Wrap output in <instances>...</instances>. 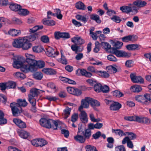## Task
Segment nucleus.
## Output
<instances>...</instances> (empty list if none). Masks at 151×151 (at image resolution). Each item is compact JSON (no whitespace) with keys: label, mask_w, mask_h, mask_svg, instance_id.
Wrapping results in <instances>:
<instances>
[{"label":"nucleus","mask_w":151,"mask_h":151,"mask_svg":"<svg viewBox=\"0 0 151 151\" xmlns=\"http://www.w3.org/2000/svg\"><path fill=\"white\" fill-rule=\"evenodd\" d=\"M27 57L26 61L27 63H23V58L22 57L19 56L14 57L13 59L14 62L13 63V67L15 68H20L21 70L25 73H27L30 72V71H33L35 69L33 65L30 64L35 63V61L30 60V58H32L33 56L31 54H26Z\"/></svg>","instance_id":"obj_1"},{"label":"nucleus","mask_w":151,"mask_h":151,"mask_svg":"<svg viewBox=\"0 0 151 151\" xmlns=\"http://www.w3.org/2000/svg\"><path fill=\"white\" fill-rule=\"evenodd\" d=\"M40 124L47 128H52L57 129L61 128V122L58 120L54 121L52 119L42 118L40 120Z\"/></svg>","instance_id":"obj_2"},{"label":"nucleus","mask_w":151,"mask_h":151,"mask_svg":"<svg viewBox=\"0 0 151 151\" xmlns=\"http://www.w3.org/2000/svg\"><path fill=\"white\" fill-rule=\"evenodd\" d=\"M13 115L14 116L19 115L22 112V109L20 106H18L16 103H12L10 104Z\"/></svg>","instance_id":"obj_3"},{"label":"nucleus","mask_w":151,"mask_h":151,"mask_svg":"<svg viewBox=\"0 0 151 151\" xmlns=\"http://www.w3.org/2000/svg\"><path fill=\"white\" fill-rule=\"evenodd\" d=\"M91 98L86 97L84 99H82L81 101V105L79 107L78 109L80 110L83 109V108H87L89 106V105L90 104Z\"/></svg>","instance_id":"obj_4"},{"label":"nucleus","mask_w":151,"mask_h":151,"mask_svg":"<svg viewBox=\"0 0 151 151\" xmlns=\"http://www.w3.org/2000/svg\"><path fill=\"white\" fill-rule=\"evenodd\" d=\"M130 78L133 83H144L143 78L140 76H137L135 73H132L130 74Z\"/></svg>","instance_id":"obj_5"},{"label":"nucleus","mask_w":151,"mask_h":151,"mask_svg":"<svg viewBox=\"0 0 151 151\" xmlns=\"http://www.w3.org/2000/svg\"><path fill=\"white\" fill-rule=\"evenodd\" d=\"M44 91L36 88H32L30 91L28 95V98H29L30 99L35 98V97L37 96L40 94V92Z\"/></svg>","instance_id":"obj_6"},{"label":"nucleus","mask_w":151,"mask_h":151,"mask_svg":"<svg viewBox=\"0 0 151 151\" xmlns=\"http://www.w3.org/2000/svg\"><path fill=\"white\" fill-rule=\"evenodd\" d=\"M24 37H19L14 40L12 42V45L14 47L17 48H21L23 43Z\"/></svg>","instance_id":"obj_7"},{"label":"nucleus","mask_w":151,"mask_h":151,"mask_svg":"<svg viewBox=\"0 0 151 151\" xmlns=\"http://www.w3.org/2000/svg\"><path fill=\"white\" fill-rule=\"evenodd\" d=\"M32 58H30V60H33V61H35V63L33 64H30V65H33L35 68V69L33 71H30V72H34L36 71L37 70L36 65H37L39 68H42L45 66V63L43 61L38 60V61H37L36 60L32 59Z\"/></svg>","instance_id":"obj_8"},{"label":"nucleus","mask_w":151,"mask_h":151,"mask_svg":"<svg viewBox=\"0 0 151 151\" xmlns=\"http://www.w3.org/2000/svg\"><path fill=\"white\" fill-rule=\"evenodd\" d=\"M46 53L48 56L55 57L58 55L59 52L56 51L55 49L49 47L46 48Z\"/></svg>","instance_id":"obj_9"},{"label":"nucleus","mask_w":151,"mask_h":151,"mask_svg":"<svg viewBox=\"0 0 151 151\" xmlns=\"http://www.w3.org/2000/svg\"><path fill=\"white\" fill-rule=\"evenodd\" d=\"M79 111L80 112L79 114V118L81 120L83 123H87L88 121L87 114L85 111L83 110V109L80 110L78 109Z\"/></svg>","instance_id":"obj_10"},{"label":"nucleus","mask_w":151,"mask_h":151,"mask_svg":"<svg viewBox=\"0 0 151 151\" xmlns=\"http://www.w3.org/2000/svg\"><path fill=\"white\" fill-rule=\"evenodd\" d=\"M77 135L74 137L75 139L77 141L80 143H83L85 142L86 139L83 136L81 135V134H83V132L81 131L79 129Z\"/></svg>","instance_id":"obj_11"},{"label":"nucleus","mask_w":151,"mask_h":151,"mask_svg":"<svg viewBox=\"0 0 151 151\" xmlns=\"http://www.w3.org/2000/svg\"><path fill=\"white\" fill-rule=\"evenodd\" d=\"M112 50L113 53L118 57H125L128 56V53L124 51L117 50L113 48Z\"/></svg>","instance_id":"obj_12"},{"label":"nucleus","mask_w":151,"mask_h":151,"mask_svg":"<svg viewBox=\"0 0 151 151\" xmlns=\"http://www.w3.org/2000/svg\"><path fill=\"white\" fill-rule=\"evenodd\" d=\"M14 123L19 127L21 128H24L26 127V123L18 119H14L13 120Z\"/></svg>","instance_id":"obj_13"},{"label":"nucleus","mask_w":151,"mask_h":151,"mask_svg":"<svg viewBox=\"0 0 151 151\" xmlns=\"http://www.w3.org/2000/svg\"><path fill=\"white\" fill-rule=\"evenodd\" d=\"M137 37L135 36L129 35L123 37L122 38V40L123 42H128L129 41L134 42L136 41Z\"/></svg>","instance_id":"obj_14"},{"label":"nucleus","mask_w":151,"mask_h":151,"mask_svg":"<svg viewBox=\"0 0 151 151\" xmlns=\"http://www.w3.org/2000/svg\"><path fill=\"white\" fill-rule=\"evenodd\" d=\"M122 107V105L118 102H112L110 104V109L111 110H119Z\"/></svg>","instance_id":"obj_15"},{"label":"nucleus","mask_w":151,"mask_h":151,"mask_svg":"<svg viewBox=\"0 0 151 151\" xmlns=\"http://www.w3.org/2000/svg\"><path fill=\"white\" fill-rule=\"evenodd\" d=\"M127 143V146L129 148L132 149L134 147V145L132 142L130 140L129 137H126L122 140V144H124Z\"/></svg>","instance_id":"obj_16"},{"label":"nucleus","mask_w":151,"mask_h":151,"mask_svg":"<svg viewBox=\"0 0 151 151\" xmlns=\"http://www.w3.org/2000/svg\"><path fill=\"white\" fill-rule=\"evenodd\" d=\"M32 46V44L29 42L27 38L24 37L22 46L21 48H22L23 50H27L30 48Z\"/></svg>","instance_id":"obj_17"},{"label":"nucleus","mask_w":151,"mask_h":151,"mask_svg":"<svg viewBox=\"0 0 151 151\" xmlns=\"http://www.w3.org/2000/svg\"><path fill=\"white\" fill-rule=\"evenodd\" d=\"M141 46L137 44H131L127 45L126 48L129 50H138Z\"/></svg>","instance_id":"obj_18"},{"label":"nucleus","mask_w":151,"mask_h":151,"mask_svg":"<svg viewBox=\"0 0 151 151\" xmlns=\"http://www.w3.org/2000/svg\"><path fill=\"white\" fill-rule=\"evenodd\" d=\"M71 41L76 45H81L84 42V40L80 37H75L71 39Z\"/></svg>","instance_id":"obj_19"},{"label":"nucleus","mask_w":151,"mask_h":151,"mask_svg":"<svg viewBox=\"0 0 151 151\" xmlns=\"http://www.w3.org/2000/svg\"><path fill=\"white\" fill-rule=\"evenodd\" d=\"M42 72L47 75H52L56 74V71L50 68H43L42 70Z\"/></svg>","instance_id":"obj_20"},{"label":"nucleus","mask_w":151,"mask_h":151,"mask_svg":"<svg viewBox=\"0 0 151 151\" xmlns=\"http://www.w3.org/2000/svg\"><path fill=\"white\" fill-rule=\"evenodd\" d=\"M78 72H79L83 76H85L86 77H91L92 75V73L87 71L84 69H78L77 71Z\"/></svg>","instance_id":"obj_21"},{"label":"nucleus","mask_w":151,"mask_h":151,"mask_svg":"<svg viewBox=\"0 0 151 151\" xmlns=\"http://www.w3.org/2000/svg\"><path fill=\"white\" fill-rule=\"evenodd\" d=\"M134 5L138 8L142 7L147 4V2L143 1L137 0L133 3Z\"/></svg>","instance_id":"obj_22"},{"label":"nucleus","mask_w":151,"mask_h":151,"mask_svg":"<svg viewBox=\"0 0 151 151\" xmlns=\"http://www.w3.org/2000/svg\"><path fill=\"white\" fill-rule=\"evenodd\" d=\"M20 137L23 139H26L29 136V134L27 131L22 130L18 132Z\"/></svg>","instance_id":"obj_23"},{"label":"nucleus","mask_w":151,"mask_h":151,"mask_svg":"<svg viewBox=\"0 0 151 151\" xmlns=\"http://www.w3.org/2000/svg\"><path fill=\"white\" fill-rule=\"evenodd\" d=\"M71 110V108H69L68 107H66V108L64 110L63 113V117L65 119H66L70 115V112Z\"/></svg>","instance_id":"obj_24"},{"label":"nucleus","mask_w":151,"mask_h":151,"mask_svg":"<svg viewBox=\"0 0 151 151\" xmlns=\"http://www.w3.org/2000/svg\"><path fill=\"white\" fill-rule=\"evenodd\" d=\"M16 103L19 106L21 107H25L27 105V103L26 101V100L25 99H19L17 100V103Z\"/></svg>","instance_id":"obj_25"},{"label":"nucleus","mask_w":151,"mask_h":151,"mask_svg":"<svg viewBox=\"0 0 151 151\" xmlns=\"http://www.w3.org/2000/svg\"><path fill=\"white\" fill-rule=\"evenodd\" d=\"M21 31L19 30H16L15 29H10L9 32V34L12 36H17L21 34Z\"/></svg>","instance_id":"obj_26"},{"label":"nucleus","mask_w":151,"mask_h":151,"mask_svg":"<svg viewBox=\"0 0 151 151\" xmlns=\"http://www.w3.org/2000/svg\"><path fill=\"white\" fill-rule=\"evenodd\" d=\"M122 12L128 13L131 12V7L129 4L128 6H121L120 8Z\"/></svg>","instance_id":"obj_27"},{"label":"nucleus","mask_w":151,"mask_h":151,"mask_svg":"<svg viewBox=\"0 0 151 151\" xmlns=\"http://www.w3.org/2000/svg\"><path fill=\"white\" fill-rule=\"evenodd\" d=\"M136 100L137 101L143 104H147V101L145 100V97L142 96H138L135 97Z\"/></svg>","instance_id":"obj_28"},{"label":"nucleus","mask_w":151,"mask_h":151,"mask_svg":"<svg viewBox=\"0 0 151 151\" xmlns=\"http://www.w3.org/2000/svg\"><path fill=\"white\" fill-rule=\"evenodd\" d=\"M60 79L62 81H63L64 82H68V83L73 84H76V82L70 79L69 78L63 77H60Z\"/></svg>","instance_id":"obj_29"},{"label":"nucleus","mask_w":151,"mask_h":151,"mask_svg":"<svg viewBox=\"0 0 151 151\" xmlns=\"http://www.w3.org/2000/svg\"><path fill=\"white\" fill-rule=\"evenodd\" d=\"M97 74L101 77L105 78H109V74L107 72L104 71H99Z\"/></svg>","instance_id":"obj_30"},{"label":"nucleus","mask_w":151,"mask_h":151,"mask_svg":"<svg viewBox=\"0 0 151 151\" xmlns=\"http://www.w3.org/2000/svg\"><path fill=\"white\" fill-rule=\"evenodd\" d=\"M33 76L35 79L40 80L43 78V75L40 72H37L33 75Z\"/></svg>","instance_id":"obj_31"},{"label":"nucleus","mask_w":151,"mask_h":151,"mask_svg":"<svg viewBox=\"0 0 151 151\" xmlns=\"http://www.w3.org/2000/svg\"><path fill=\"white\" fill-rule=\"evenodd\" d=\"M9 7L11 10L18 12L21 7L19 5L17 4H10Z\"/></svg>","instance_id":"obj_32"},{"label":"nucleus","mask_w":151,"mask_h":151,"mask_svg":"<svg viewBox=\"0 0 151 151\" xmlns=\"http://www.w3.org/2000/svg\"><path fill=\"white\" fill-rule=\"evenodd\" d=\"M76 7L77 9L80 10H84L86 8L85 5L83 3L80 1L76 4Z\"/></svg>","instance_id":"obj_33"},{"label":"nucleus","mask_w":151,"mask_h":151,"mask_svg":"<svg viewBox=\"0 0 151 151\" xmlns=\"http://www.w3.org/2000/svg\"><path fill=\"white\" fill-rule=\"evenodd\" d=\"M131 90L134 92L138 93L142 90V88L139 86L135 85L131 87Z\"/></svg>","instance_id":"obj_34"},{"label":"nucleus","mask_w":151,"mask_h":151,"mask_svg":"<svg viewBox=\"0 0 151 151\" xmlns=\"http://www.w3.org/2000/svg\"><path fill=\"white\" fill-rule=\"evenodd\" d=\"M90 104L93 107H94L95 106H100V104L99 102L91 98Z\"/></svg>","instance_id":"obj_35"},{"label":"nucleus","mask_w":151,"mask_h":151,"mask_svg":"<svg viewBox=\"0 0 151 151\" xmlns=\"http://www.w3.org/2000/svg\"><path fill=\"white\" fill-rule=\"evenodd\" d=\"M43 28L42 26H36L33 27L32 28L29 29V31L32 33H34L37 30L39 29H41Z\"/></svg>","instance_id":"obj_36"},{"label":"nucleus","mask_w":151,"mask_h":151,"mask_svg":"<svg viewBox=\"0 0 151 151\" xmlns=\"http://www.w3.org/2000/svg\"><path fill=\"white\" fill-rule=\"evenodd\" d=\"M90 18L91 19L95 20L97 23L100 24L101 21L99 15L96 14H92Z\"/></svg>","instance_id":"obj_37"},{"label":"nucleus","mask_w":151,"mask_h":151,"mask_svg":"<svg viewBox=\"0 0 151 151\" xmlns=\"http://www.w3.org/2000/svg\"><path fill=\"white\" fill-rule=\"evenodd\" d=\"M6 85L7 88H14L16 86L15 83L12 81L6 83Z\"/></svg>","instance_id":"obj_38"},{"label":"nucleus","mask_w":151,"mask_h":151,"mask_svg":"<svg viewBox=\"0 0 151 151\" xmlns=\"http://www.w3.org/2000/svg\"><path fill=\"white\" fill-rule=\"evenodd\" d=\"M13 76L16 78L23 79L25 78V75L19 72H17L13 74Z\"/></svg>","instance_id":"obj_39"},{"label":"nucleus","mask_w":151,"mask_h":151,"mask_svg":"<svg viewBox=\"0 0 151 151\" xmlns=\"http://www.w3.org/2000/svg\"><path fill=\"white\" fill-rule=\"evenodd\" d=\"M85 139H88L91 135V132L90 129H87L85 130L84 133L83 132Z\"/></svg>","instance_id":"obj_40"},{"label":"nucleus","mask_w":151,"mask_h":151,"mask_svg":"<svg viewBox=\"0 0 151 151\" xmlns=\"http://www.w3.org/2000/svg\"><path fill=\"white\" fill-rule=\"evenodd\" d=\"M38 146L43 147L47 144V142L42 139H38Z\"/></svg>","instance_id":"obj_41"},{"label":"nucleus","mask_w":151,"mask_h":151,"mask_svg":"<svg viewBox=\"0 0 151 151\" xmlns=\"http://www.w3.org/2000/svg\"><path fill=\"white\" fill-rule=\"evenodd\" d=\"M18 12L20 15L26 16L29 14V12L26 9H22L20 8Z\"/></svg>","instance_id":"obj_42"},{"label":"nucleus","mask_w":151,"mask_h":151,"mask_svg":"<svg viewBox=\"0 0 151 151\" xmlns=\"http://www.w3.org/2000/svg\"><path fill=\"white\" fill-rule=\"evenodd\" d=\"M38 37V35L37 34L31 35L29 36H26L24 37L27 38L29 42L33 41L35 40L36 38Z\"/></svg>","instance_id":"obj_43"},{"label":"nucleus","mask_w":151,"mask_h":151,"mask_svg":"<svg viewBox=\"0 0 151 151\" xmlns=\"http://www.w3.org/2000/svg\"><path fill=\"white\" fill-rule=\"evenodd\" d=\"M76 45H72L71 48L73 51L75 52L77 54L78 52H81L82 50V49H80L79 47L77 46Z\"/></svg>","instance_id":"obj_44"},{"label":"nucleus","mask_w":151,"mask_h":151,"mask_svg":"<svg viewBox=\"0 0 151 151\" xmlns=\"http://www.w3.org/2000/svg\"><path fill=\"white\" fill-rule=\"evenodd\" d=\"M32 50L34 52H40L43 50V49L41 46H37L33 47Z\"/></svg>","instance_id":"obj_45"},{"label":"nucleus","mask_w":151,"mask_h":151,"mask_svg":"<svg viewBox=\"0 0 151 151\" xmlns=\"http://www.w3.org/2000/svg\"><path fill=\"white\" fill-rule=\"evenodd\" d=\"M54 12L55 13V16L56 15L57 17L59 19H61L62 18V15L61 14V11L59 9H54Z\"/></svg>","instance_id":"obj_46"},{"label":"nucleus","mask_w":151,"mask_h":151,"mask_svg":"<svg viewBox=\"0 0 151 151\" xmlns=\"http://www.w3.org/2000/svg\"><path fill=\"white\" fill-rule=\"evenodd\" d=\"M112 93L114 96L118 97H120L123 96V94L120 91L116 90L113 91Z\"/></svg>","instance_id":"obj_47"},{"label":"nucleus","mask_w":151,"mask_h":151,"mask_svg":"<svg viewBox=\"0 0 151 151\" xmlns=\"http://www.w3.org/2000/svg\"><path fill=\"white\" fill-rule=\"evenodd\" d=\"M76 18L78 20H81L84 23H85L87 21V19L86 17L81 15H78L76 16Z\"/></svg>","instance_id":"obj_48"},{"label":"nucleus","mask_w":151,"mask_h":151,"mask_svg":"<svg viewBox=\"0 0 151 151\" xmlns=\"http://www.w3.org/2000/svg\"><path fill=\"white\" fill-rule=\"evenodd\" d=\"M86 151H98L96 147L90 145H88L86 146Z\"/></svg>","instance_id":"obj_49"},{"label":"nucleus","mask_w":151,"mask_h":151,"mask_svg":"<svg viewBox=\"0 0 151 151\" xmlns=\"http://www.w3.org/2000/svg\"><path fill=\"white\" fill-rule=\"evenodd\" d=\"M117 68V66L114 67L112 65L109 66L108 67L109 73L111 72L114 73H115L116 72Z\"/></svg>","instance_id":"obj_50"},{"label":"nucleus","mask_w":151,"mask_h":151,"mask_svg":"<svg viewBox=\"0 0 151 151\" xmlns=\"http://www.w3.org/2000/svg\"><path fill=\"white\" fill-rule=\"evenodd\" d=\"M101 85L100 83H96L94 85V89L97 92L101 91Z\"/></svg>","instance_id":"obj_51"},{"label":"nucleus","mask_w":151,"mask_h":151,"mask_svg":"<svg viewBox=\"0 0 151 151\" xmlns=\"http://www.w3.org/2000/svg\"><path fill=\"white\" fill-rule=\"evenodd\" d=\"M101 45L102 47L105 49L109 50L111 47L110 45L107 42H102Z\"/></svg>","instance_id":"obj_52"},{"label":"nucleus","mask_w":151,"mask_h":151,"mask_svg":"<svg viewBox=\"0 0 151 151\" xmlns=\"http://www.w3.org/2000/svg\"><path fill=\"white\" fill-rule=\"evenodd\" d=\"M95 48H94V52H98L100 50V45L99 43L96 41L95 43Z\"/></svg>","instance_id":"obj_53"},{"label":"nucleus","mask_w":151,"mask_h":151,"mask_svg":"<svg viewBox=\"0 0 151 151\" xmlns=\"http://www.w3.org/2000/svg\"><path fill=\"white\" fill-rule=\"evenodd\" d=\"M112 132L120 136H123V131L120 129H112Z\"/></svg>","instance_id":"obj_54"},{"label":"nucleus","mask_w":151,"mask_h":151,"mask_svg":"<svg viewBox=\"0 0 151 151\" xmlns=\"http://www.w3.org/2000/svg\"><path fill=\"white\" fill-rule=\"evenodd\" d=\"M78 118V115L77 113H74L71 117V121L73 122H75L77 121Z\"/></svg>","instance_id":"obj_55"},{"label":"nucleus","mask_w":151,"mask_h":151,"mask_svg":"<svg viewBox=\"0 0 151 151\" xmlns=\"http://www.w3.org/2000/svg\"><path fill=\"white\" fill-rule=\"evenodd\" d=\"M89 117L91 121L93 122H97L100 121V119H95L94 115L92 114H90Z\"/></svg>","instance_id":"obj_56"},{"label":"nucleus","mask_w":151,"mask_h":151,"mask_svg":"<svg viewBox=\"0 0 151 151\" xmlns=\"http://www.w3.org/2000/svg\"><path fill=\"white\" fill-rule=\"evenodd\" d=\"M7 101L6 97L4 95L0 94V102L6 104Z\"/></svg>","instance_id":"obj_57"},{"label":"nucleus","mask_w":151,"mask_h":151,"mask_svg":"<svg viewBox=\"0 0 151 151\" xmlns=\"http://www.w3.org/2000/svg\"><path fill=\"white\" fill-rule=\"evenodd\" d=\"M133 61L131 60H127L125 63V65L128 68H131L133 66Z\"/></svg>","instance_id":"obj_58"},{"label":"nucleus","mask_w":151,"mask_h":151,"mask_svg":"<svg viewBox=\"0 0 151 151\" xmlns=\"http://www.w3.org/2000/svg\"><path fill=\"white\" fill-rule=\"evenodd\" d=\"M45 99L50 101H55L58 99L56 97L51 96H46L45 97Z\"/></svg>","instance_id":"obj_59"},{"label":"nucleus","mask_w":151,"mask_h":151,"mask_svg":"<svg viewBox=\"0 0 151 151\" xmlns=\"http://www.w3.org/2000/svg\"><path fill=\"white\" fill-rule=\"evenodd\" d=\"M129 5L131 7V12L134 13L135 14L137 13L138 11V9L133 4H129Z\"/></svg>","instance_id":"obj_60"},{"label":"nucleus","mask_w":151,"mask_h":151,"mask_svg":"<svg viewBox=\"0 0 151 151\" xmlns=\"http://www.w3.org/2000/svg\"><path fill=\"white\" fill-rule=\"evenodd\" d=\"M115 149L116 151H126L125 147L123 145L116 147Z\"/></svg>","instance_id":"obj_61"},{"label":"nucleus","mask_w":151,"mask_h":151,"mask_svg":"<svg viewBox=\"0 0 151 151\" xmlns=\"http://www.w3.org/2000/svg\"><path fill=\"white\" fill-rule=\"evenodd\" d=\"M101 90L103 93H106L109 92V88L107 86L105 85L101 86Z\"/></svg>","instance_id":"obj_62"},{"label":"nucleus","mask_w":151,"mask_h":151,"mask_svg":"<svg viewBox=\"0 0 151 151\" xmlns=\"http://www.w3.org/2000/svg\"><path fill=\"white\" fill-rule=\"evenodd\" d=\"M143 120L142 123L145 124H151V120L147 117H143Z\"/></svg>","instance_id":"obj_63"},{"label":"nucleus","mask_w":151,"mask_h":151,"mask_svg":"<svg viewBox=\"0 0 151 151\" xmlns=\"http://www.w3.org/2000/svg\"><path fill=\"white\" fill-rule=\"evenodd\" d=\"M41 41L43 42L47 43L49 42V38L47 36H43L41 38Z\"/></svg>","instance_id":"obj_64"}]
</instances>
